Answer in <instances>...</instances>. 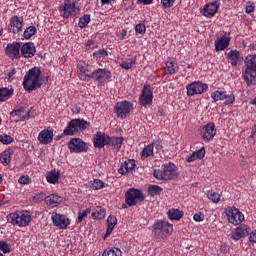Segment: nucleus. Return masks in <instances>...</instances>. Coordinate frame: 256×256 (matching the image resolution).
Listing matches in <instances>:
<instances>
[{"label":"nucleus","mask_w":256,"mask_h":256,"mask_svg":"<svg viewBox=\"0 0 256 256\" xmlns=\"http://www.w3.org/2000/svg\"><path fill=\"white\" fill-rule=\"evenodd\" d=\"M219 10V1L214 3L206 4L203 8L204 17H213L215 13Z\"/></svg>","instance_id":"obj_27"},{"label":"nucleus","mask_w":256,"mask_h":256,"mask_svg":"<svg viewBox=\"0 0 256 256\" xmlns=\"http://www.w3.org/2000/svg\"><path fill=\"white\" fill-rule=\"evenodd\" d=\"M59 13L63 19H69L75 17L79 13V8L71 0H64L63 4L59 6Z\"/></svg>","instance_id":"obj_6"},{"label":"nucleus","mask_w":256,"mask_h":256,"mask_svg":"<svg viewBox=\"0 0 256 256\" xmlns=\"http://www.w3.org/2000/svg\"><path fill=\"white\" fill-rule=\"evenodd\" d=\"M174 4L175 0H161V5L163 9H170V7Z\"/></svg>","instance_id":"obj_54"},{"label":"nucleus","mask_w":256,"mask_h":256,"mask_svg":"<svg viewBox=\"0 0 256 256\" xmlns=\"http://www.w3.org/2000/svg\"><path fill=\"white\" fill-rule=\"evenodd\" d=\"M226 217L232 225H241L245 221V215L235 207H230L226 210Z\"/></svg>","instance_id":"obj_10"},{"label":"nucleus","mask_w":256,"mask_h":256,"mask_svg":"<svg viewBox=\"0 0 256 256\" xmlns=\"http://www.w3.org/2000/svg\"><path fill=\"white\" fill-rule=\"evenodd\" d=\"M217 134V129H215V123L210 122L204 125L201 129V137L203 141H211Z\"/></svg>","instance_id":"obj_19"},{"label":"nucleus","mask_w":256,"mask_h":256,"mask_svg":"<svg viewBox=\"0 0 256 256\" xmlns=\"http://www.w3.org/2000/svg\"><path fill=\"white\" fill-rule=\"evenodd\" d=\"M8 223L17 225L18 227H27L31 223V214L28 211L18 213H10L7 216Z\"/></svg>","instance_id":"obj_5"},{"label":"nucleus","mask_w":256,"mask_h":256,"mask_svg":"<svg viewBox=\"0 0 256 256\" xmlns=\"http://www.w3.org/2000/svg\"><path fill=\"white\" fill-rule=\"evenodd\" d=\"M154 145H156L157 149H161V141H156L153 143Z\"/></svg>","instance_id":"obj_63"},{"label":"nucleus","mask_w":256,"mask_h":256,"mask_svg":"<svg viewBox=\"0 0 256 256\" xmlns=\"http://www.w3.org/2000/svg\"><path fill=\"white\" fill-rule=\"evenodd\" d=\"M110 136L105 132L98 131L93 136V145L96 149H103L106 145H109Z\"/></svg>","instance_id":"obj_16"},{"label":"nucleus","mask_w":256,"mask_h":256,"mask_svg":"<svg viewBox=\"0 0 256 256\" xmlns=\"http://www.w3.org/2000/svg\"><path fill=\"white\" fill-rule=\"evenodd\" d=\"M110 78L111 71L105 68H98L97 70H94L92 73H90V80L93 79V81H96V83L103 84L106 81H109Z\"/></svg>","instance_id":"obj_14"},{"label":"nucleus","mask_w":256,"mask_h":256,"mask_svg":"<svg viewBox=\"0 0 256 256\" xmlns=\"http://www.w3.org/2000/svg\"><path fill=\"white\" fill-rule=\"evenodd\" d=\"M91 123H89L87 120L78 118V119H72L67 127L63 131V135H77V133H81L89 127Z\"/></svg>","instance_id":"obj_4"},{"label":"nucleus","mask_w":256,"mask_h":256,"mask_svg":"<svg viewBox=\"0 0 256 256\" xmlns=\"http://www.w3.org/2000/svg\"><path fill=\"white\" fill-rule=\"evenodd\" d=\"M103 187H105V183L100 179H94L92 181L91 188L94 189V191H99V189H103Z\"/></svg>","instance_id":"obj_49"},{"label":"nucleus","mask_w":256,"mask_h":256,"mask_svg":"<svg viewBox=\"0 0 256 256\" xmlns=\"http://www.w3.org/2000/svg\"><path fill=\"white\" fill-rule=\"evenodd\" d=\"M113 149H121L123 145V137H110L109 144Z\"/></svg>","instance_id":"obj_35"},{"label":"nucleus","mask_w":256,"mask_h":256,"mask_svg":"<svg viewBox=\"0 0 256 256\" xmlns=\"http://www.w3.org/2000/svg\"><path fill=\"white\" fill-rule=\"evenodd\" d=\"M0 143H2L3 145H10V143H13V137L7 134H1Z\"/></svg>","instance_id":"obj_50"},{"label":"nucleus","mask_w":256,"mask_h":256,"mask_svg":"<svg viewBox=\"0 0 256 256\" xmlns=\"http://www.w3.org/2000/svg\"><path fill=\"white\" fill-rule=\"evenodd\" d=\"M207 197L212 203H219L221 201V195L213 190L207 192Z\"/></svg>","instance_id":"obj_44"},{"label":"nucleus","mask_w":256,"mask_h":256,"mask_svg":"<svg viewBox=\"0 0 256 256\" xmlns=\"http://www.w3.org/2000/svg\"><path fill=\"white\" fill-rule=\"evenodd\" d=\"M108 55L109 54L107 53V50H105V49H100L93 53L94 59H107Z\"/></svg>","instance_id":"obj_48"},{"label":"nucleus","mask_w":256,"mask_h":256,"mask_svg":"<svg viewBox=\"0 0 256 256\" xmlns=\"http://www.w3.org/2000/svg\"><path fill=\"white\" fill-rule=\"evenodd\" d=\"M251 233V227L241 224L231 232V239L233 241H240L243 237H247Z\"/></svg>","instance_id":"obj_17"},{"label":"nucleus","mask_w":256,"mask_h":256,"mask_svg":"<svg viewBox=\"0 0 256 256\" xmlns=\"http://www.w3.org/2000/svg\"><path fill=\"white\" fill-rule=\"evenodd\" d=\"M44 201L46 205L53 208L59 206L60 203H63V197L56 194H50L49 196L44 198Z\"/></svg>","instance_id":"obj_28"},{"label":"nucleus","mask_w":256,"mask_h":256,"mask_svg":"<svg viewBox=\"0 0 256 256\" xmlns=\"http://www.w3.org/2000/svg\"><path fill=\"white\" fill-rule=\"evenodd\" d=\"M139 103L142 107H151L153 104V90L151 86L145 84L139 97Z\"/></svg>","instance_id":"obj_11"},{"label":"nucleus","mask_w":256,"mask_h":256,"mask_svg":"<svg viewBox=\"0 0 256 256\" xmlns=\"http://www.w3.org/2000/svg\"><path fill=\"white\" fill-rule=\"evenodd\" d=\"M46 179H47L48 183L55 185V183H57L59 181V172H57L56 170H52V171L48 172L46 175Z\"/></svg>","instance_id":"obj_36"},{"label":"nucleus","mask_w":256,"mask_h":256,"mask_svg":"<svg viewBox=\"0 0 256 256\" xmlns=\"http://www.w3.org/2000/svg\"><path fill=\"white\" fill-rule=\"evenodd\" d=\"M242 77L248 87H251V85H256V70L255 69L245 68L242 73Z\"/></svg>","instance_id":"obj_24"},{"label":"nucleus","mask_w":256,"mask_h":256,"mask_svg":"<svg viewBox=\"0 0 256 256\" xmlns=\"http://www.w3.org/2000/svg\"><path fill=\"white\" fill-rule=\"evenodd\" d=\"M91 213V208H87L86 210L80 211L78 214L77 223H82L83 219L87 218V215Z\"/></svg>","instance_id":"obj_51"},{"label":"nucleus","mask_w":256,"mask_h":256,"mask_svg":"<svg viewBox=\"0 0 256 256\" xmlns=\"http://www.w3.org/2000/svg\"><path fill=\"white\" fill-rule=\"evenodd\" d=\"M41 69L34 67L30 69L23 80V88L25 91H35L41 87Z\"/></svg>","instance_id":"obj_1"},{"label":"nucleus","mask_w":256,"mask_h":256,"mask_svg":"<svg viewBox=\"0 0 256 256\" xmlns=\"http://www.w3.org/2000/svg\"><path fill=\"white\" fill-rule=\"evenodd\" d=\"M231 43V34L227 32H222V35L220 37H217L215 40V51H225L227 47H229V44Z\"/></svg>","instance_id":"obj_15"},{"label":"nucleus","mask_w":256,"mask_h":256,"mask_svg":"<svg viewBox=\"0 0 256 256\" xmlns=\"http://www.w3.org/2000/svg\"><path fill=\"white\" fill-rule=\"evenodd\" d=\"M51 221L54 227H57L58 229H67V227L71 225V220H69L66 215L57 212L51 214Z\"/></svg>","instance_id":"obj_13"},{"label":"nucleus","mask_w":256,"mask_h":256,"mask_svg":"<svg viewBox=\"0 0 256 256\" xmlns=\"http://www.w3.org/2000/svg\"><path fill=\"white\" fill-rule=\"evenodd\" d=\"M255 11V6L251 2H247L245 6V13L250 15V13H253Z\"/></svg>","instance_id":"obj_57"},{"label":"nucleus","mask_w":256,"mask_h":256,"mask_svg":"<svg viewBox=\"0 0 256 256\" xmlns=\"http://www.w3.org/2000/svg\"><path fill=\"white\" fill-rule=\"evenodd\" d=\"M142 201H145V196L139 189L130 188L125 193V203L128 204V207H135L137 203H142Z\"/></svg>","instance_id":"obj_7"},{"label":"nucleus","mask_w":256,"mask_h":256,"mask_svg":"<svg viewBox=\"0 0 256 256\" xmlns=\"http://www.w3.org/2000/svg\"><path fill=\"white\" fill-rule=\"evenodd\" d=\"M20 185H29L31 183V178L28 175H23L18 179Z\"/></svg>","instance_id":"obj_53"},{"label":"nucleus","mask_w":256,"mask_h":256,"mask_svg":"<svg viewBox=\"0 0 256 256\" xmlns=\"http://www.w3.org/2000/svg\"><path fill=\"white\" fill-rule=\"evenodd\" d=\"M89 23H91V16L84 15L79 19L78 27H80V29H85V27H87V25H89Z\"/></svg>","instance_id":"obj_46"},{"label":"nucleus","mask_w":256,"mask_h":256,"mask_svg":"<svg viewBox=\"0 0 256 256\" xmlns=\"http://www.w3.org/2000/svg\"><path fill=\"white\" fill-rule=\"evenodd\" d=\"M131 111H133V104L129 101L117 102L114 106V113L118 119H127Z\"/></svg>","instance_id":"obj_8"},{"label":"nucleus","mask_w":256,"mask_h":256,"mask_svg":"<svg viewBox=\"0 0 256 256\" xmlns=\"http://www.w3.org/2000/svg\"><path fill=\"white\" fill-rule=\"evenodd\" d=\"M102 256H122V252L119 248H107Z\"/></svg>","instance_id":"obj_41"},{"label":"nucleus","mask_w":256,"mask_h":256,"mask_svg":"<svg viewBox=\"0 0 256 256\" xmlns=\"http://www.w3.org/2000/svg\"><path fill=\"white\" fill-rule=\"evenodd\" d=\"M135 63H137V58H129L128 60L123 61L120 64V67L129 71V69H132L135 66Z\"/></svg>","instance_id":"obj_38"},{"label":"nucleus","mask_w":256,"mask_h":256,"mask_svg":"<svg viewBox=\"0 0 256 256\" xmlns=\"http://www.w3.org/2000/svg\"><path fill=\"white\" fill-rule=\"evenodd\" d=\"M192 153H194L196 159H203L205 157V148H200Z\"/></svg>","instance_id":"obj_56"},{"label":"nucleus","mask_w":256,"mask_h":256,"mask_svg":"<svg viewBox=\"0 0 256 256\" xmlns=\"http://www.w3.org/2000/svg\"><path fill=\"white\" fill-rule=\"evenodd\" d=\"M8 31L14 35H16V33H21V31H23V18L12 16L8 25Z\"/></svg>","instance_id":"obj_20"},{"label":"nucleus","mask_w":256,"mask_h":256,"mask_svg":"<svg viewBox=\"0 0 256 256\" xmlns=\"http://www.w3.org/2000/svg\"><path fill=\"white\" fill-rule=\"evenodd\" d=\"M222 101H224V105H233L235 103V94L224 91Z\"/></svg>","instance_id":"obj_39"},{"label":"nucleus","mask_w":256,"mask_h":256,"mask_svg":"<svg viewBox=\"0 0 256 256\" xmlns=\"http://www.w3.org/2000/svg\"><path fill=\"white\" fill-rule=\"evenodd\" d=\"M133 169H135V159H129L121 164L120 168L118 169V173H120V175H125L133 171Z\"/></svg>","instance_id":"obj_29"},{"label":"nucleus","mask_w":256,"mask_h":256,"mask_svg":"<svg viewBox=\"0 0 256 256\" xmlns=\"http://www.w3.org/2000/svg\"><path fill=\"white\" fill-rule=\"evenodd\" d=\"M13 95V90L9 88H1L0 89V103H3L7 97H11Z\"/></svg>","instance_id":"obj_43"},{"label":"nucleus","mask_w":256,"mask_h":256,"mask_svg":"<svg viewBox=\"0 0 256 256\" xmlns=\"http://www.w3.org/2000/svg\"><path fill=\"white\" fill-rule=\"evenodd\" d=\"M68 149L70 153H85L87 152V143L81 140V138H72L68 142Z\"/></svg>","instance_id":"obj_12"},{"label":"nucleus","mask_w":256,"mask_h":256,"mask_svg":"<svg viewBox=\"0 0 256 256\" xmlns=\"http://www.w3.org/2000/svg\"><path fill=\"white\" fill-rule=\"evenodd\" d=\"M245 69H254L256 70V54H250L246 56L244 60Z\"/></svg>","instance_id":"obj_32"},{"label":"nucleus","mask_w":256,"mask_h":256,"mask_svg":"<svg viewBox=\"0 0 256 256\" xmlns=\"http://www.w3.org/2000/svg\"><path fill=\"white\" fill-rule=\"evenodd\" d=\"M253 137H256V124L254 125V128L252 130Z\"/></svg>","instance_id":"obj_64"},{"label":"nucleus","mask_w":256,"mask_h":256,"mask_svg":"<svg viewBox=\"0 0 256 256\" xmlns=\"http://www.w3.org/2000/svg\"><path fill=\"white\" fill-rule=\"evenodd\" d=\"M193 219L197 223H201V221H205V214H203V212H198L194 214Z\"/></svg>","instance_id":"obj_55"},{"label":"nucleus","mask_w":256,"mask_h":256,"mask_svg":"<svg viewBox=\"0 0 256 256\" xmlns=\"http://www.w3.org/2000/svg\"><path fill=\"white\" fill-rule=\"evenodd\" d=\"M179 67L177 66V63L173 60H168L166 62V68L165 71L169 73V75H175V72L178 71Z\"/></svg>","instance_id":"obj_34"},{"label":"nucleus","mask_w":256,"mask_h":256,"mask_svg":"<svg viewBox=\"0 0 256 256\" xmlns=\"http://www.w3.org/2000/svg\"><path fill=\"white\" fill-rule=\"evenodd\" d=\"M78 77L81 81H90L91 71L85 61H79L77 64Z\"/></svg>","instance_id":"obj_21"},{"label":"nucleus","mask_w":256,"mask_h":256,"mask_svg":"<svg viewBox=\"0 0 256 256\" xmlns=\"http://www.w3.org/2000/svg\"><path fill=\"white\" fill-rule=\"evenodd\" d=\"M35 33H37V28L35 26H29L24 30L23 37L24 39H31Z\"/></svg>","instance_id":"obj_45"},{"label":"nucleus","mask_w":256,"mask_h":256,"mask_svg":"<svg viewBox=\"0 0 256 256\" xmlns=\"http://www.w3.org/2000/svg\"><path fill=\"white\" fill-rule=\"evenodd\" d=\"M11 117H14V121L19 123V121H25L29 119V111L25 110V108H19L10 113Z\"/></svg>","instance_id":"obj_26"},{"label":"nucleus","mask_w":256,"mask_h":256,"mask_svg":"<svg viewBox=\"0 0 256 256\" xmlns=\"http://www.w3.org/2000/svg\"><path fill=\"white\" fill-rule=\"evenodd\" d=\"M94 41L93 40H88L87 42H86V47H91V45H94Z\"/></svg>","instance_id":"obj_62"},{"label":"nucleus","mask_w":256,"mask_h":256,"mask_svg":"<svg viewBox=\"0 0 256 256\" xmlns=\"http://www.w3.org/2000/svg\"><path fill=\"white\" fill-rule=\"evenodd\" d=\"M135 31H136V33H138L139 35H145V31H147V27L145 26V24L140 23V24H137V25L135 26Z\"/></svg>","instance_id":"obj_52"},{"label":"nucleus","mask_w":256,"mask_h":256,"mask_svg":"<svg viewBox=\"0 0 256 256\" xmlns=\"http://www.w3.org/2000/svg\"><path fill=\"white\" fill-rule=\"evenodd\" d=\"M186 161L188 163H193V161H197L196 156L194 155V153L192 152L189 156H187Z\"/></svg>","instance_id":"obj_59"},{"label":"nucleus","mask_w":256,"mask_h":256,"mask_svg":"<svg viewBox=\"0 0 256 256\" xmlns=\"http://www.w3.org/2000/svg\"><path fill=\"white\" fill-rule=\"evenodd\" d=\"M161 191H163V188L157 185H150L148 187V195H150V197H155L156 195H160Z\"/></svg>","instance_id":"obj_42"},{"label":"nucleus","mask_w":256,"mask_h":256,"mask_svg":"<svg viewBox=\"0 0 256 256\" xmlns=\"http://www.w3.org/2000/svg\"><path fill=\"white\" fill-rule=\"evenodd\" d=\"M167 215L171 221H180L183 217V211L177 208H171L168 210Z\"/></svg>","instance_id":"obj_31"},{"label":"nucleus","mask_w":256,"mask_h":256,"mask_svg":"<svg viewBox=\"0 0 256 256\" xmlns=\"http://www.w3.org/2000/svg\"><path fill=\"white\" fill-rule=\"evenodd\" d=\"M224 90H216L211 93V98L213 99V103H217V101H223Z\"/></svg>","instance_id":"obj_47"},{"label":"nucleus","mask_w":256,"mask_h":256,"mask_svg":"<svg viewBox=\"0 0 256 256\" xmlns=\"http://www.w3.org/2000/svg\"><path fill=\"white\" fill-rule=\"evenodd\" d=\"M153 176L160 181L176 179L178 176L177 167L171 162L166 163L162 166V170H154Z\"/></svg>","instance_id":"obj_3"},{"label":"nucleus","mask_w":256,"mask_h":256,"mask_svg":"<svg viewBox=\"0 0 256 256\" xmlns=\"http://www.w3.org/2000/svg\"><path fill=\"white\" fill-rule=\"evenodd\" d=\"M0 251H3V253H9V245L5 242H0Z\"/></svg>","instance_id":"obj_58"},{"label":"nucleus","mask_w":256,"mask_h":256,"mask_svg":"<svg viewBox=\"0 0 256 256\" xmlns=\"http://www.w3.org/2000/svg\"><path fill=\"white\" fill-rule=\"evenodd\" d=\"M0 161H1L2 165L7 167V165H9V163H11V151H9V150L3 151L0 155Z\"/></svg>","instance_id":"obj_37"},{"label":"nucleus","mask_w":256,"mask_h":256,"mask_svg":"<svg viewBox=\"0 0 256 256\" xmlns=\"http://www.w3.org/2000/svg\"><path fill=\"white\" fill-rule=\"evenodd\" d=\"M15 73H17V71L15 70V68H12L11 71H9L7 74L8 79H11V77H13Z\"/></svg>","instance_id":"obj_61"},{"label":"nucleus","mask_w":256,"mask_h":256,"mask_svg":"<svg viewBox=\"0 0 256 256\" xmlns=\"http://www.w3.org/2000/svg\"><path fill=\"white\" fill-rule=\"evenodd\" d=\"M226 59H228V63H230L232 67H237V65L243 63V55H241L239 50H230L226 54Z\"/></svg>","instance_id":"obj_22"},{"label":"nucleus","mask_w":256,"mask_h":256,"mask_svg":"<svg viewBox=\"0 0 256 256\" xmlns=\"http://www.w3.org/2000/svg\"><path fill=\"white\" fill-rule=\"evenodd\" d=\"M207 89H209V85L201 81H194L186 86L188 97H193V95H203Z\"/></svg>","instance_id":"obj_9"},{"label":"nucleus","mask_w":256,"mask_h":256,"mask_svg":"<svg viewBox=\"0 0 256 256\" xmlns=\"http://www.w3.org/2000/svg\"><path fill=\"white\" fill-rule=\"evenodd\" d=\"M115 225H117V217L115 216H108L107 218V229H106V234L105 237H109L111 233H113V229H115Z\"/></svg>","instance_id":"obj_30"},{"label":"nucleus","mask_w":256,"mask_h":256,"mask_svg":"<svg viewBox=\"0 0 256 256\" xmlns=\"http://www.w3.org/2000/svg\"><path fill=\"white\" fill-rule=\"evenodd\" d=\"M150 230L152 231V235H154V237L165 239L173 233V224L166 220H157L150 227Z\"/></svg>","instance_id":"obj_2"},{"label":"nucleus","mask_w":256,"mask_h":256,"mask_svg":"<svg viewBox=\"0 0 256 256\" xmlns=\"http://www.w3.org/2000/svg\"><path fill=\"white\" fill-rule=\"evenodd\" d=\"M19 51H21V44L19 42L8 43L5 48L7 57L12 60L19 59V57H21Z\"/></svg>","instance_id":"obj_18"},{"label":"nucleus","mask_w":256,"mask_h":256,"mask_svg":"<svg viewBox=\"0 0 256 256\" xmlns=\"http://www.w3.org/2000/svg\"><path fill=\"white\" fill-rule=\"evenodd\" d=\"M137 3H142V5H151L153 0H137Z\"/></svg>","instance_id":"obj_60"},{"label":"nucleus","mask_w":256,"mask_h":256,"mask_svg":"<svg viewBox=\"0 0 256 256\" xmlns=\"http://www.w3.org/2000/svg\"><path fill=\"white\" fill-rule=\"evenodd\" d=\"M38 141L42 145H49L53 142V130L44 129L38 134Z\"/></svg>","instance_id":"obj_25"},{"label":"nucleus","mask_w":256,"mask_h":256,"mask_svg":"<svg viewBox=\"0 0 256 256\" xmlns=\"http://www.w3.org/2000/svg\"><path fill=\"white\" fill-rule=\"evenodd\" d=\"M106 211L104 208L97 207L93 212H92V217L93 219H105Z\"/></svg>","instance_id":"obj_40"},{"label":"nucleus","mask_w":256,"mask_h":256,"mask_svg":"<svg viewBox=\"0 0 256 256\" xmlns=\"http://www.w3.org/2000/svg\"><path fill=\"white\" fill-rule=\"evenodd\" d=\"M20 53L25 59H32V57H35V53H37L35 44L33 42L23 44L20 47Z\"/></svg>","instance_id":"obj_23"},{"label":"nucleus","mask_w":256,"mask_h":256,"mask_svg":"<svg viewBox=\"0 0 256 256\" xmlns=\"http://www.w3.org/2000/svg\"><path fill=\"white\" fill-rule=\"evenodd\" d=\"M153 147H155V144L151 143L143 148V150L140 153L142 160L147 159V157L153 156Z\"/></svg>","instance_id":"obj_33"}]
</instances>
